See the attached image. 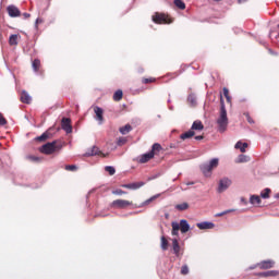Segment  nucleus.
Here are the masks:
<instances>
[{
	"mask_svg": "<svg viewBox=\"0 0 279 279\" xmlns=\"http://www.w3.org/2000/svg\"><path fill=\"white\" fill-rule=\"evenodd\" d=\"M172 231L171 234L172 236H179L180 235V230L182 234H186L189 230H191V225H189V221L185 219L180 220V222H171Z\"/></svg>",
	"mask_w": 279,
	"mask_h": 279,
	"instance_id": "obj_1",
	"label": "nucleus"
},
{
	"mask_svg": "<svg viewBox=\"0 0 279 279\" xmlns=\"http://www.w3.org/2000/svg\"><path fill=\"white\" fill-rule=\"evenodd\" d=\"M217 167H219V158H213L207 163L201 166V171L205 178H210Z\"/></svg>",
	"mask_w": 279,
	"mask_h": 279,
	"instance_id": "obj_2",
	"label": "nucleus"
},
{
	"mask_svg": "<svg viewBox=\"0 0 279 279\" xmlns=\"http://www.w3.org/2000/svg\"><path fill=\"white\" fill-rule=\"evenodd\" d=\"M63 145L60 142H51L43 145L39 148V151L41 154H46L47 156H51V154H56V151H60L62 149Z\"/></svg>",
	"mask_w": 279,
	"mask_h": 279,
	"instance_id": "obj_3",
	"label": "nucleus"
},
{
	"mask_svg": "<svg viewBox=\"0 0 279 279\" xmlns=\"http://www.w3.org/2000/svg\"><path fill=\"white\" fill-rule=\"evenodd\" d=\"M219 132H226L228 128V111L226 110V105L223 101L221 102L220 107V116L217 120Z\"/></svg>",
	"mask_w": 279,
	"mask_h": 279,
	"instance_id": "obj_4",
	"label": "nucleus"
},
{
	"mask_svg": "<svg viewBox=\"0 0 279 279\" xmlns=\"http://www.w3.org/2000/svg\"><path fill=\"white\" fill-rule=\"evenodd\" d=\"M229 186H232V180L228 177H225L219 180L218 183V193H226L228 191Z\"/></svg>",
	"mask_w": 279,
	"mask_h": 279,
	"instance_id": "obj_5",
	"label": "nucleus"
},
{
	"mask_svg": "<svg viewBox=\"0 0 279 279\" xmlns=\"http://www.w3.org/2000/svg\"><path fill=\"white\" fill-rule=\"evenodd\" d=\"M153 21H154V23H157L158 25L173 23V21H171V19H169V16H167L166 14H162V13H156L155 15H153Z\"/></svg>",
	"mask_w": 279,
	"mask_h": 279,
	"instance_id": "obj_6",
	"label": "nucleus"
},
{
	"mask_svg": "<svg viewBox=\"0 0 279 279\" xmlns=\"http://www.w3.org/2000/svg\"><path fill=\"white\" fill-rule=\"evenodd\" d=\"M128 206H132V202L125 199H116L111 203L112 208H128Z\"/></svg>",
	"mask_w": 279,
	"mask_h": 279,
	"instance_id": "obj_7",
	"label": "nucleus"
},
{
	"mask_svg": "<svg viewBox=\"0 0 279 279\" xmlns=\"http://www.w3.org/2000/svg\"><path fill=\"white\" fill-rule=\"evenodd\" d=\"M7 12L9 14V16H11V19H16L19 16H21V10H19V8H16V5L11 4L7 8Z\"/></svg>",
	"mask_w": 279,
	"mask_h": 279,
	"instance_id": "obj_8",
	"label": "nucleus"
},
{
	"mask_svg": "<svg viewBox=\"0 0 279 279\" xmlns=\"http://www.w3.org/2000/svg\"><path fill=\"white\" fill-rule=\"evenodd\" d=\"M61 128L66 132V134H71L73 132V126L71 125V119L63 118L61 122Z\"/></svg>",
	"mask_w": 279,
	"mask_h": 279,
	"instance_id": "obj_9",
	"label": "nucleus"
},
{
	"mask_svg": "<svg viewBox=\"0 0 279 279\" xmlns=\"http://www.w3.org/2000/svg\"><path fill=\"white\" fill-rule=\"evenodd\" d=\"M94 112L96 114V121L101 125L104 123V109L101 107H94Z\"/></svg>",
	"mask_w": 279,
	"mask_h": 279,
	"instance_id": "obj_10",
	"label": "nucleus"
},
{
	"mask_svg": "<svg viewBox=\"0 0 279 279\" xmlns=\"http://www.w3.org/2000/svg\"><path fill=\"white\" fill-rule=\"evenodd\" d=\"M196 226L199 230H213L215 228V223L208 221L198 222Z\"/></svg>",
	"mask_w": 279,
	"mask_h": 279,
	"instance_id": "obj_11",
	"label": "nucleus"
},
{
	"mask_svg": "<svg viewBox=\"0 0 279 279\" xmlns=\"http://www.w3.org/2000/svg\"><path fill=\"white\" fill-rule=\"evenodd\" d=\"M260 269H271L276 265V262L268 259L257 264Z\"/></svg>",
	"mask_w": 279,
	"mask_h": 279,
	"instance_id": "obj_12",
	"label": "nucleus"
},
{
	"mask_svg": "<svg viewBox=\"0 0 279 279\" xmlns=\"http://www.w3.org/2000/svg\"><path fill=\"white\" fill-rule=\"evenodd\" d=\"M172 250L175 256H180L182 254V248L180 247V243L178 242V239L172 240Z\"/></svg>",
	"mask_w": 279,
	"mask_h": 279,
	"instance_id": "obj_13",
	"label": "nucleus"
},
{
	"mask_svg": "<svg viewBox=\"0 0 279 279\" xmlns=\"http://www.w3.org/2000/svg\"><path fill=\"white\" fill-rule=\"evenodd\" d=\"M85 156H101L102 158H106V154L99 151L98 147H93L90 151H87Z\"/></svg>",
	"mask_w": 279,
	"mask_h": 279,
	"instance_id": "obj_14",
	"label": "nucleus"
},
{
	"mask_svg": "<svg viewBox=\"0 0 279 279\" xmlns=\"http://www.w3.org/2000/svg\"><path fill=\"white\" fill-rule=\"evenodd\" d=\"M151 158H154V153L149 151V153H146V154H143L141 157H140V162L142 165H145V162H149V160H151Z\"/></svg>",
	"mask_w": 279,
	"mask_h": 279,
	"instance_id": "obj_15",
	"label": "nucleus"
},
{
	"mask_svg": "<svg viewBox=\"0 0 279 279\" xmlns=\"http://www.w3.org/2000/svg\"><path fill=\"white\" fill-rule=\"evenodd\" d=\"M144 182H137V183H129V184H123V189H131L132 191H136L137 189H141V186H144Z\"/></svg>",
	"mask_w": 279,
	"mask_h": 279,
	"instance_id": "obj_16",
	"label": "nucleus"
},
{
	"mask_svg": "<svg viewBox=\"0 0 279 279\" xmlns=\"http://www.w3.org/2000/svg\"><path fill=\"white\" fill-rule=\"evenodd\" d=\"M278 270H268V271H264V272H259L258 276H260V278H270V277H276L278 276Z\"/></svg>",
	"mask_w": 279,
	"mask_h": 279,
	"instance_id": "obj_17",
	"label": "nucleus"
},
{
	"mask_svg": "<svg viewBox=\"0 0 279 279\" xmlns=\"http://www.w3.org/2000/svg\"><path fill=\"white\" fill-rule=\"evenodd\" d=\"M21 101L22 104H32V96L27 92H22Z\"/></svg>",
	"mask_w": 279,
	"mask_h": 279,
	"instance_id": "obj_18",
	"label": "nucleus"
},
{
	"mask_svg": "<svg viewBox=\"0 0 279 279\" xmlns=\"http://www.w3.org/2000/svg\"><path fill=\"white\" fill-rule=\"evenodd\" d=\"M191 130L192 132L193 130H197L198 132H202V130H204V124L202 123V121L196 120L193 122Z\"/></svg>",
	"mask_w": 279,
	"mask_h": 279,
	"instance_id": "obj_19",
	"label": "nucleus"
},
{
	"mask_svg": "<svg viewBox=\"0 0 279 279\" xmlns=\"http://www.w3.org/2000/svg\"><path fill=\"white\" fill-rule=\"evenodd\" d=\"M260 196L258 195H251L250 197V204H252V206H259L260 204Z\"/></svg>",
	"mask_w": 279,
	"mask_h": 279,
	"instance_id": "obj_20",
	"label": "nucleus"
},
{
	"mask_svg": "<svg viewBox=\"0 0 279 279\" xmlns=\"http://www.w3.org/2000/svg\"><path fill=\"white\" fill-rule=\"evenodd\" d=\"M192 136H195V131L190 130V131H187V132L181 134L180 138H181L182 141H186V138H192Z\"/></svg>",
	"mask_w": 279,
	"mask_h": 279,
	"instance_id": "obj_21",
	"label": "nucleus"
},
{
	"mask_svg": "<svg viewBox=\"0 0 279 279\" xmlns=\"http://www.w3.org/2000/svg\"><path fill=\"white\" fill-rule=\"evenodd\" d=\"M235 149H240L242 154H245V149H247V143L236 142Z\"/></svg>",
	"mask_w": 279,
	"mask_h": 279,
	"instance_id": "obj_22",
	"label": "nucleus"
},
{
	"mask_svg": "<svg viewBox=\"0 0 279 279\" xmlns=\"http://www.w3.org/2000/svg\"><path fill=\"white\" fill-rule=\"evenodd\" d=\"M9 45H11V47L19 45V35H11L9 37Z\"/></svg>",
	"mask_w": 279,
	"mask_h": 279,
	"instance_id": "obj_23",
	"label": "nucleus"
},
{
	"mask_svg": "<svg viewBox=\"0 0 279 279\" xmlns=\"http://www.w3.org/2000/svg\"><path fill=\"white\" fill-rule=\"evenodd\" d=\"M161 250L163 252H167V250H169V241L167 240V238H165V235L161 236Z\"/></svg>",
	"mask_w": 279,
	"mask_h": 279,
	"instance_id": "obj_24",
	"label": "nucleus"
},
{
	"mask_svg": "<svg viewBox=\"0 0 279 279\" xmlns=\"http://www.w3.org/2000/svg\"><path fill=\"white\" fill-rule=\"evenodd\" d=\"M161 150H162V146H160V144H158V143H155V144L153 145V147H151L150 153H153L154 156H156V154H158V153L161 151Z\"/></svg>",
	"mask_w": 279,
	"mask_h": 279,
	"instance_id": "obj_25",
	"label": "nucleus"
},
{
	"mask_svg": "<svg viewBox=\"0 0 279 279\" xmlns=\"http://www.w3.org/2000/svg\"><path fill=\"white\" fill-rule=\"evenodd\" d=\"M26 160H29L31 162H43V158L34 155L26 156Z\"/></svg>",
	"mask_w": 279,
	"mask_h": 279,
	"instance_id": "obj_26",
	"label": "nucleus"
},
{
	"mask_svg": "<svg viewBox=\"0 0 279 279\" xmlns=\"http://www.w3.org/2000/svg\"><path fill=\"white\" fill-rule=\"evenodd\" d=\"M121 99H123V92L121 89H118L114 94H113V100L114 101H121Z\"/></svg>",
	"mask_w": 279,
	"mask_h": 279,
	"instance_id": "obj_27",
	"label": "nucleus"
},
{
	"mask_svg": "<svg viewBox=\"0 0 279 279\" xmlns=\"http://www.w3.org/2000/svg\"><path fill=\"white\" fill-rule=\"evenodd\" d=\"M130 132H132V125L130 124L120 128V133H122L123 135L130 134Z\"/></svg>",
	"mask_w": 279,
	"mask_h": 279,
	"instance_id": "obj_28",
	"label": "nucleus"
},
{
	"mask_svg": "<svg viewBox=\"0 0 279 279\" xmlns=\"http://www.w3.org/2000/svg\"><path fill=\"white\" fill-rule=\"evenodd\" d=\"M174 5H175L179 10H186V4H185L184 1H182V0H174Z\"/></svg>",
	"mask_w": 279,
	"mask_h": 279,
	"instance_id": "obj_29",
	"label": "nucleus"
},
{
	"mask_svg": "<svg viewBox=\"0 0 279 279\" xmlns=\"http://www.w3.org/2000/svg\"><path fill=\"white\" fill-rule=\"evenodd\" d=\"M158 197H160V194H156L154 196H151L150 198L146 199L142 206H149V204H151V202H155V199H158Z\"/></svg>",
	"mask_w": 279,
	"mask_h": 279,
	"instance_id": "obj_30",
	"label": "nucleus"
},
{
	"mask_svg": "<svg viewBox=\"0 0 279 279\" xmlns=\"http://www.w3.org/2000/svg\"><path fill=\"white\" fill-rule=\"evenodd\" d=\"M269 193H271V190L267 187L260 192V197L263 199H269Z\"/></svg>",
	"mask_w": 279,
	"mask_h": 279,
	"instance_id": "obj_31",
	"label": "nucleus"
},
{
	"mask_svg": "<svg viewBox=\"0 0 279 279\" xmlns=\"http://www.w3.org/2000/svg\"><path fill=\"white\" fill-rule=\"evenodd\" d=\"M177 210H189V204L187 203H181L175 205Z\"/></svg>",
	"mask_w": 279,
	"mask_h": 279,
	"instance_id": "obj_32",
	"label": "nucleus"
},
{
	"mask_svg": "<svg viewBox=\"0 0 279 279\" xmlns=\"http://www.w3.org/2000/svg\"><path fill=\"white\" fill-rule=\"evenodd\" d=\"M187 101L191 104V106H195V104H197V98L195 97V95L191 94L187 97Z\"/></svg>",
	"mask_w": 279,
	"mask_h": 279,
	"instance_id": "obj_33",
	"label": "nucleus"
},
{
	"mask_svg": "<svg viewBox=\"0 0 279 279\" xmlns=\"http://www.w3.org/2000/svg\"><path fill=\"white\" fill-rule=\"evenodd\" d=\"M105 171H107V173H109V175H114V173H117V170H114V167H112V166H107L105 168Z\"/></svg>",
	"mask_w": 279,
	"mask_h": 279,
	"instance_id": "obj_34",
	"label": "nucleus"
},
{
	"mask_svg": "<svg viewBox=\"0 0 279 279\" xmlns=\"http://www.w3.org/2000/svg\"><path fill=\"white\" fill-rule=\"evenodd\" d=\"M33 69H34L35 72H38V69H40V60L35 59L33 61Z\"/></svg>",
	"mask_w": 279,
	"mask_h": 279,
	"instance_id": "obj_35",
	"label": "nucleus"
},
{
	"mask_svg": "<svg viewBox=\"0 0 279 279\" xmlns=\"http://www.w3.org/2000/svg\"><path fill=\"white\" fill-rule=\"evenodd\" d=\"M223 96L226 97L228 104H230V101H232V98H230V90H228V88H223Z\"/></svg>",
	"mask_w": 279,
	"mask_h": 279,
	"instance_id": "obj_36",
	"label": "nucleus"
},
{
	"mask_svg": "<svg viewBox=\"0 0 279 279\" xmlns=\"http://www.w3.org/2000/svg\"><path fill=\"white\" fill-rule=\"evenodd\" d=\"M47 138H49V133H44L40 136L36 137V141H39L43 143V142L47 141Z\"/></svg>",
	"mask_w": 279,
	"mask_h": 279,
	"instance_id": "obj_37",
	"label": "nucleus"
},
{
	"mask_svg": "<svg viewBox=\"0 0 279 279\" xmlns=\"http://www.w3.org/2000/svg\"><path fill=\"white\" fill-rule=\"evenodd\" d=\"M238 162H247V156L240 155L239 158H238Z\"/></svg>",
	"mask_w": 279,
	"mask_h": 279,
	"instance_id": "obj_38",
	"label": "nucleus"
},
{
	"mask_svg": "<svg viewBox=\"0 0 279 279\" xmlns=\"http://www.w3.org/2000/svg\"><path fill=\"white\" fill-rule=\"evenodd\" d=\"M66 171H76L77 170V166L75 165H70L65 167Z\"/></svg>",
	"mask_w": 279,
	"mask_h": 279,
	"instance_id": "obj_39",
	"label": "nucleus"
},
{
	"mask_svg": "<svg viewBox=\"0 0 279 279\" xmlns=\"http://www.w3.org/2000/svg\"><path fill=\"white\" fill-rule=\"evenodd\" d=\"M112 194L113 195H125V192L123 190H116V191H112Z\"/></svg>",
	"mask_w": 279,
	"mask_h": 279,
	"instance_id": "obj_40",
	"label": "nucleus"
},
{
	"mask_svg": "<svg viewBox=\"0 0 279 279\" xmlns=\"http://www.w3.org/2000/svg\"><path fill=\"white\" fill-rule=\"evenodd\" d=\"M181 274H182L183 276H186V274H189V267H187V266H182V268H181Z\"/></svg>",
	"mask_w": 279,
	"mask_h": 279,
	"instance_id": "obj_41",
	"label": "nucleus"
},
{
	"mask_svg": "<svg viewBox=\"0 0 279 279\" xmlns=\"http://www.w3.org/2000/svg\"><path fill=\"white\" fill-rule=\"evenodd\" d=\"M5 123H8V121L3 118V114L0 113V125H5Z\"/></svg>",
	"mask_w": 279,
	"mask_h": 279,
	"instance_id": "obj_42",
	"label": "nucleus"
},
{
	"mask_svg": "<svg viewBox=\"0 0 279 279\" xmlns=\"http://www.w3.org/2000/svg\"><path fill=\"white\" fill-rule=\"evenodd\" d=\"M40 23H43V19L38 17V19L35 21V29H38V25H40Z\"/></svg>",
	"mask_w": 279,
	"mask_h": 279,
	"instance_id": "obj_43",
	"label": "nucleus"
},
{
	"mask_svg": "<svg viewBox=\"0 0 279 279\" xmlns=\"http://www.w3.org/2000/svg\"><path fill=\"white\" fill-rule=\"evenodd\" d=\"M150 82H156V78H144L143 84H150Z\"/></svg>",
	"mask_w": 279,
	"mask_h": 279,
	"instance_id": "obj_44",
	"label": "nucleus"
},
{
	"mask_svg": "<svg viewBox=\"0 0 279 279\" xmlns=\"http://www.w3.org/2000/svg\"><path fill=\"white\" fill-rule=\"evenodd\" d=\"M223 215H228V211H222L220 214H217L216 217H223Z\"/></svg>",
	"mask_w": 279,
	"mask_h": 279,
	"instance_id": "obj_45",
	"label": "nucleus"
},
{
	"mask_svg": "<svg viewBox=\"0 0 279 279\" xmlns=\"http://www.w3.org/2000/svg\"><path fill=\"white\" fill-rule=\"evenodd\" d=\"M203 140H204V136H202V135L195 136V141H203Z\"/></svg>",
	"mask_w": 279,
	"mask_h": 279,
	"instance_id": "obj_46",
	"label": "nucleus"
},
{
	"mask_svg": "<svg viewBox=\"0 0 279 279\" xmlns=\"http://www.w3.org/2000/svg\"><path fill=\"white\" fill-rule=\"evenodd\" d=\"M241 202H242V204H244L245 206H247V201H246L244 197L241 198Z\"/></svg>",
	"mask_w": 279,
	"mask_h": 279,
	"instance_id": "obj_47",
	"label": "nucleus"
},
{
	"mask_svg": "<svg viewBox=\"0 0 279 279\" xmlns=\"http://www.w3.org/2000/svg\"><path fill=\"white\" fill-rule=\"evenodd\" d=\"M24 19H29L32 16L29 13H23Z\"/></svg>",
	"mask_w": 279,
	"mask_h": 279,
	"instance_id": "obj_48",
	"label": "nucleus"
},
{
	"mask_svg": "<svg viewBox=\"0 0 279 279\" xmlns=\"http://www.w3.org/2000/svg\"><path fill=\"white\" fill-rule=\"evenodd\" d=\"M225 213H228V214L234 213V209H228V210H225Z\"/></svg>",
	"mask_w": 279,
	"mask_h": 279,
	"instance_id": "obj_49",
	"label": "nucleus"
},
{
	"mask_svg": "<svg viewBox=\"0 0 279 279\" xmlns=\"http://www.w3.org/2000/svg\"><path fill=\"white\" fill-rule=\"evenodd\" d=\"M193 184H195V182H187V183H186L187 186H191V185H193Z\"/></svg>",
	"mask_w": 279,
	"mask_h": 279,
	"instance_id": "obj_50",
	"label": "nucleus"
},
{
	"mask_svg": "<svg viewBox=\"0 0 279 279\" xmlns=\"http://www.w3.org/2000/svg\"><path fill=\"white\" fill-rule=\"evenodd\" d=\"M239 1V3H245V1H247V0H238Z\"/></svg>",
	"mask_w": 279,
	"mask_h": 279,
	"instance_id": "obj_51",
	"label": "nucleus"
},
{
	"mask_svg": "<svg viewBox=\"0 0 279 279\" xmlns=\"http://www.w3.org/2000/svg\"><path fill=\"white\" fill-rule=\"evenodd\" d=\"M276 198H277V199H279V193H278V194H276Z\"/></svg>",
	"mask_w": 279,
	"mask_h": 279,
	"instance_id": "obj_52",
	"label": "nucleus"
},
{
	"mask_svg": "<svg viewBox=\"0 0 279 279\" xmlns=\"http://www.w3.org/2000/svg\"><path fill=\"white\" fill-rule=\"evenodd\" d=\"M248 123H252V119L248 118Z\"/></svg>",
	"mask_w": 279,
	"mask_h": 279,
	"instance_id": "obj_53",
	"label": "nucleus"
},
{
	"mask_svg": "<svg viewBox=\"0 0 279 279\" xmlns=\"http://www.w3.org/2000/svg\"><path fill=\"white\" fill-rule=\"evenodd\" d=\"M214 1H221V0H214Z\"/></svg>",
	"mask_w": 279,
	"mask_h": 279,
	"instance_id": "obj_54",
	"label": "nucleus"
},
{
	"mask_svg": "<svg viewBox=\"0 0 279 279\" xmlns=\"http://www.w3.org/2000/svg\"><path fill=\"white\" fill-rule=\"evenodd\" d=\"M278 28H279V24H278Z\"/></svg>",
	"mask_w": 279,
	"mask_h": 279,
	"instance_id": "obj_55",
	"label": "nucleus"
}]
</instances>
